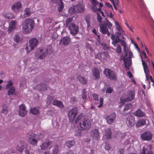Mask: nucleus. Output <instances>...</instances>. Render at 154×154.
<instances>
[{"label":"nucleus","instance_id":"bf43d9fd","mask_svg":"<svg viewBox=\"0 0 154 154\" xmlns=\"http://www.w3.org/2000/svg\"><path fill=\"white\" fill-rule=\"evenodd\" d=\"M85 20L88 26H89L90 25V18L88 17H86Z\"/></svg>","mask_w":154,"mask_h":154},{"label":"nucleus","instance_id":"338daca9","mask_svg":"<svg viewBox=\"0 0 154 154\" xmlns=\"http://www.w3.org/2000/svg\"><path fill=\"white\" fill-rule=\"evenodd\" d=\"M142 54L143 55L144 57V58H146V61H147V60L149 61V60L148 59L147 57L146 56V53L144 51H142Z\"/></svg>","mask_w":154,"mask_h":154},{"label":"nucleus","instance_id":"aec40b11","mask_svg":"<svg viewBox=\"0 0 154 154\" xmlns=\"http://www.w3.org/2000/svg\"><path fill=\"white\" fill-rule=\"evenodd\" d=\"M104 137L106 139H109L111 137L112 133L111 129L109 128L106 129L104 131Z\"/></svg>","mask_w":154,"mask_h":154},{"label":"nucleus","instance_id":"2eb2a0df","mask_svg":"<svg viewBox=\"0 0 154 154\" xmlns=\"http://www.w3.org/2000/svg\"><path fill=\"white\" fill-rule=\"evenodd\" d=\"M48 85L44 83H40L35 88L39 91H46L48 88Z\"/></svg>","mask_w":154,"mask_h":154},{"label":"nucleus","instance_id":"5701e85b","mask_svg":"<svg viewBox=\"0 0 154 154\" xmlns=\"http://www.w3.org/2000/svg\"><path fill=\"white\" fill-rule=\"evenodd\" d=\"M16 21H12L9 24V28L8 30V32L9 33H11L14 29L16 28Z\"/></svg>","mask_w":154,"mask_h":154},{"label":"nucleus","instance_id":"0e129e2a","mask_svg":"<svg viewBox=\"0 0 154 154\" xmlns=\"http://www.w3.org/2000/svg\"><path fill=\"white\" fill-rule=\"evenodd\" d=\"M54 114V111L52 110H48L47 112V114L48 115H52Z\"/></svg>","mask_w":154,"mask_h":154},{"label":"nucleus","instance_id":"c756f323","mask_svg":"<svg viewBox=\"0 0 154 154\" xmlns=\"http://www.w3.org/2000/svg\"><path fill=\"white\" fill-rule=\"evenodd\" d=\"M75 142L74 140H71L67 141L65 143L66 145L68 148H71L75 145Z\"/></svg>","mask_w":154,"mask_h":154},{"label":"nucleus","instance_id":"79ce46f5","mask_svg":"<svg viewBox=\"0 0 154 154\" xmlns=\"http://www.w3.org/2000/svg\"><path fill=\"white\" fill-rule=\"evenodd\" d=\"M141 8L142 9H144V10H146V7L145 4L144 3L143 0H139Z\"/></svg>","mask_w":154,"mask_h":154},{"label":"nucleus","instance_id":"4be33fe9","mask_svg":"<svg viewBox=\"0 0 154 154\" xmlns=\"http://www.w3.org/2000/svg\"><path fill=\"white\" fill-rule=\"evenodd\" d=\"M52 104L56 106L61 109H63L64 107V106L62 102L57 100H53L52 102Z\"/></svg>","mask_w":154,"mask_h":154},{"label":"nucleus","instance_id":"5fc2aeb1","mask_svg":"<svg viewBox=\"0 0 154 154\" xmlns=\"http://www.w3.org/2000/svg\"><path fill=\"white\" fill-rule=\"evenodd\" d=\"M120 42L121 45L123 47V48H125V47L127 46V44L125 41L121 39Z\"/></svg>","mask_w":154,"mask_h":154},{"label":"nucleus","instance_id":"e2e57ef3","mask_svg":"<svg viewBox=\"0 0 154 154\" xmlns=\"http://www.w3.org/2000/svg\"><path fill=\"white\" fill-rule=\"evenodd\" d=\"M110 147L108 144H106L105 146V149L106 150H109L110 149Z\"/></svg>","mask_w":154,"mask_h":154},{"label":"nucleus","instance_id":"c85d7f7f","mask_svg":"<svg viewBox=\"0 0 154 154\" xmlns=\"http://www.w3.org/2000/svg\"><path fill=\"white\" fill-rule=\"evenodd\" d=\"M146 123V121L144 119H142L139 120L137 122L136 126L137 127H139L141 126L144 125Z\"/></svg>","mask_w":154,"mask_h":154},{"label":"nucleus","instance_id":"6e6552de","mask_svg":"<svg viewBox=\"0 0 154 154\" xmlns=\"http://www.w3.org/2000/svg\"><path fill=\"white\" fill-rule=\"evenodd\" d=\"M152 134L150 131L144 132L140 136L141 139L143 141H150L152 139Z\"/></svg>","mask_w":154,"mask_h":154},{"label":"nucleus","instance_id":"9d476101","mask_svg":"<svg viewBox=\"0 0 154 154\" xmlns=\"http://www.w3.org/2000/svg\"><path fill=\"white\" fill-rule=\"evenodd\" d=\"M68 28L70 31V34L73 36H75L78 32L79 27L74 23L71 24Z\"/></svg>","mask_w":154,"mask_h":154},{"label":"nucleus","instance_id":"f8f14e48","mask_svg":"<svg viewBox=\"0 0 154 154\" xmlns=\"http://www.w3.org/2000/svg\"><path fill=\"white\" fill-rule=\"evenodd\" d=\"M19 109L18 111L19 115L20 116L24 117L26 115L27 111L24 104H22L19 106Z\"/></svg>","mask_w":154,"mask_h":154},{"label":"nucleus","instance_id":"680f3d73","mask_svg":"<svg viewBox=\"0 0 154 154\" xmlns=\"http://www.w3.org/2000/svg\"><path fill=\"white\" fill-rule=\"evenodd\" d=\"M117 30H118V32H123L124 30L122 28L120 27V26H118L116 27Z\"/></svg>","mask_w":154,"mask_h":154},{"label":"nucleus","instance_id":"f257e3e1","mask_svg":"<svg viewBox=\"0 0 154 154\" xmlns=\"http://www.w3.org/2000/svg\"><path fill=\"white\" fill-rule=\"evenodd\" d=\"M75 123L76 124L79 123V125L81 130L87 131L91 127V124L89 121L84 116V114L82 113L77 118Z\"/></svg>","mask_w":154,"mask_h":154},{"label":"nucleus","instance_id":"20e7f679","mask_svg":"<svg viewBox=\"0 0 154 154\" xmlns=\"http://www.w3.org/2000/svg\"><path fill=\"white\" fill-rule=\"evenodd\" d=\"M69 10L71 11L72 13L77 12L78 13L83 12L85 11V5L83 2L81 1L78 2L76 6L71 7Z\"/></svg>","mask_w":154,"mask_h":154},{"label":"nucleus","instance_id":"a878e982","mask_svg":"<svg viewBox=\"0 0 154 154\" xmlns=\"http://www.w3.org/2000/svg\"><path fill=\"white\" fill-rule=\"evenodd\" d=\"M77 80H78L80 83L83 85H85L87 82V80L84 77L79 75L76 78Z\"/></svg>","mask_w":154,"mask_h":154},{"label":"nucleus","instance_id":"4c0bfd02","mask_svg":"<svg viewBox=\"0 0 154 154\" xmlns=\"http://www.w3.org/2000/svg\"><path fill=\"white\" fill-rule=\"evenodd\" d=\"M31 112L34 115H36L39 113V109L38 108L35 107L31 109Z\"/></svg>","mask_w":154,"mask_h":154},{"label":"nucleus","instance_id":"f3484780","mask_svg":"<svg viewBox=\"0 0 154 154\" xmlns=\"http://www.w3.org/2000/svg\"><path fill=\"white\" fill-rule=\"evenodd\" d=\"M71 41V39L69 36H65L63 37L60 40L59 44L64 45H67L70 43Z\"/></svg>","mask_w":154,"mask_h":154},{"label":"nucleus","instance_id":"7ed1b4c3","mask_svg":"<svg viewBox=\"0 0 154 154\" xmlns=\"http://www.w3.org/2000/svg\"><path fill=\"white\" fill-rule=\"evenodd\" d=\"M34 26V22L32 20L27 18L23 25V31L24 33L27 34L32 30Z\"/></svg>","mask_w":154,"mask_h":154},{"label":"nucleus","instance_id":"c9c22d12","mask_svg":"<svg viewBox=\"0 0 154 154\" xmlns=\"http://www.w3.org/2000/svg\"><path fill=\"white\" fill-rule=\"evenodd\" d=\"M72 21V18L71 17H69L67 18L66 20L65 24L67 27H68L69 26L72 24L74 23L71 22Z\"/></svg>","mask_w":154,"mask_h":154},{"label":"nucleus","instance_id":"4d7b16f0","mask_svg":"<svg viewBox=\"0 0 154 154\" xmlns=\"http://www.w3.org/2000/svg\"><path fill=\"white\" fill-rule=\"evenodd\" d=\"M125 152L124 149L123 148H122L118 151L116 154H124Z\"/></svg>","mask_w":154,"mask_h":154},{"label":"nucleus","instance_id":"9b49d317","mask_svg":"<svg viewBox=\"0 0 154 154\" xmlns=\"http://www.w3.org/2000/svg\"><path fill=\"white\" fill-rule=\"evenodd\" d=\"M128 95L129 96L125 99L122 100L121 98V102L122 103L124 104L126 102L132 100L134 98L135 94L134 91L132 90H130L128 91Z\"/></svg>","mask_w":154,"mask_h":154},{"label":"nucleus","instance_id":"3c124183","mask_svg":"<svg viewBox=\"0 0 154 154\" xmlns=\"http://www.w3.org/2000/svg\"><path fill=\"white\" fill-rule=\"evenodd\" d=\"M116 53L119 54H120L122 52V48L120 45H118V47L117 48L116 51Z\"/></svg>","mask_w":154,"mask_h":154},{"label":"nucleus","instance_id":"2f4dec72","mask_svg":"<svg viewBox=\"0 0 154 154\" xmlns=\"http://www.w3.org/2000/svg\"><path fill=\"white\" fill-rule=\"evenodd\" d=\"M3 15L6 18L8 19H10L13 18L14 15L13 14L8 12L5 13L3 14Z\"/></svg>","mask_w":154,"mask_h":154},{"label":"nucleus","instance_id":"39448f33","mask_svg":"<svg viewBox=\"0 0 154 154\" xmlns=\"http://www.w3.org/2000/svg\"><path fill=\"white\" fill-rule=\"evenodd\" d=\"M133 54L132 52H129V57L125 58L123 57L122 54L120 60H122L124 63L125 68L129 70V67L131 64V58L133 57Z\"/></svg>","mask_w":154,"mask_h":154},{"label":"nucleus","instance_id":"09e8293b","mask_svg":"<svg viewBox=\"0 0 154 154\" xmlns=\"http://www.w3.org/2000/svg\"><path fill=\"white\" fill-rule=\"evenodd\" d=\"M113 88L112 87H110L107 88L106 93V94H111L113 92Z\"/></svg>","mask_w":154,"mask_h":154},{"label":"nucleus","instance_id":"393cba45","mask_svg":"<svg viewBox=\"0 0 154 154\" xmlns=\"http://www.w3.org/2000/svg\"><path fill=\"white\" fill-rule=\"evenodd\" d=\"M100 26L101 32L103 34H105L107 33L108 29L104 24H101L100 25Z\"/></svg>","mask_w":154,"mask_h":154},{"label":"nucleus","instance_id":"4468645a","mask_svg":"<svg viewBox=\"0 0 154 154\" xmlns=\"http://www.w3.org/2000/svg\"><path fill=\"white\" fill-rule=\"evenodd\" d=\"M116 117V114L115 112H113L110 115L107 116L105 119L107 123L109 124L112 123L114 121Z\"/></svg>","mask_w":154,"mask_h":154},{"label":"nucleus","instance_id":"6e6d98bb","mask_svg":"<svg viewBox=\"0 0 154 154\" xmlns=\"http://www.w3.org/2000/svg\"><path fill=\"white\" fill-rule=\"evenodd\" d=\"M103 98H100V104L98 106L99 108H100L103 106Z\"/></svg>","mask_w":154,"mask_h":154},{"label":"nucleus","instance_id":"0eeeda50","mask_svg":"<svg viewBox=\"0 0 154 154\" xmlns=\"http://www.w3.org/2000/svg\"><path fill=\"white\" fill-rule=\"evenodd\" d=\"M38 43V41L35 38L31 39L29 41V47H26L25 49L27 51V52L29 53L30 51L33 50L34 48L37 46Z\"/></svg>","mask_w":154,"mask_h":154},{"label":"nucleus","instance_id":"de8ad7c7","mask_svg":"<svg viewBox=\"0 0 154 154\" xmlns=\"http://www.w3.org/2000/svg\"><path fill=\"white\" fill-rule=\"evenodd\" d=\"M25 14L27 16H29L31 14V10L29 8H26L24 10Z\"/></svg>","mask_w":154,"mask_h":154},{"label":"nucleus","instance_id":"412c9836","mask_svg":"<svg viewBox=\"0 0 154 154\" xmlns=\"http://www.w3.org/2000/svg\"><path fill=\"white\" fill-rule=\"evenodd\" d=\"M133 114L135 116L140 117H142L145 116L146 114L140 109H138L135 112L133 113Z\"/></svg>","mask_w":154,"mask_h":154},{"label":"nucleus","instance_id":"1a4fd4ad","mask_svg":"<svg viewBox=\"0 0 154 154\" xmlns=\"http://www.w3.org/2000/svg\"><path fill=\"white\" fill-rule=\"evenodd\" d=\"M78 112V109L77 107L73 108L69 112L68 117L70 122H72L74 120Z\"/></svg>","mask_w":154,"mask_h":154},{"label":"nucleus","instance_id":"ea45409f","mask_svg":"<svg viewBox=\"0 0 154 154\" xmlns=\"http://www.w3.org/2000/svg\"><path fill=\"white\" fill-rule=\"evenodd\" d=\"M132 107V105L131 103H127L125 106V107L123 109V111H127L128 109H130Z\"/></svg>","mask_w":154,"mask_h":154},{"label":"nucleus","instance_id":"f704fd0d","mask_svg":"<svg viewBox=\"0 0 154 154\" xmlns=\"http://www.w3.org/2000/svg\"><path fill=\"white\" fill-rule=\"evenodd\" d=\"M142 154H153L152 151L150 150H148L143 147L142 149Z\"/></svg>","mask_w":154,"mask_h":154},{"label":"nucleus","instance_id":"603ef678","mask_svg":"<svg viewBox=\"0 0 154 154\" xmlns=\"http://www.w3.org/2000/svg\"><path fill=\"white\" fill-rule=\"evenodd\" d=\"M123 32H116V37L117 38H119L121 37Z\"/></svg>","mask_w":154,"mask_h":154},{"label":"nucleus","instance_id":"052dcab7","mask_svg":"<svg viewBox=\"0 0 154 154\" xmlns=\"http://www.w3.org/2000/svg\"><path fill=\"white\" fill-rule=\"evenodd\" d=\"M91 2L94 5H97L99 4V2L97 0H91Z\"/></svg>","mask_w":154,"mask_h":154},{"label":"nucleus","instance_id":"6ab92c4d","mask_svg":"<svg viewBox=\"0 0 154 154\" xmlns=\"http://www.w3.org/2000/svg\"><path fill=\"white\" fill-rule=\"evenodd\" d=\"M52 141L49 140H47L46 141L44 142L40 146L41 150H45L49 146L52 144Z\"/></svg>","mask_w":154,"mask_h":154},{"label":"nucleus","instance_id":"a211bd4d","mask_svg":"<svg viewBox=\"0 0 154 154\" xmlns=\"http://www.w3.org/2000/svg\"><path fill=\"white\" fill-rule=\"evenodd\" d=\"M91 135L94 139L98 140L100 138V133L97 129H95L92 130Z\"/></svg>","mask_w":154,"mask_h":154},{"label":"nucleus","instance_id":"e433bc0d","mask_svg":"<svg viewBox=\"0 0 154 154\" xmlns=\"http://www.w3.org/2000/svg\"><path fill=\"white\" fill-rule=\"evenodd\" d=\"M2 108L1 112L4 114H6L8 112V108L6 105L4 104H3L2 105Z\"/></svg>","mask_w":154,"mask_h":154},{"label":"nucleus","instance_id":"774afa93","mask_svg":"<svg viewBox=\"0 0 154 154\" xmlns=\"http://www.w3.org/2000/svg\"><path fill=\"white\" fill-rule=\"evenodd\" d=\"M105 5L109 8H110L113 9L112 5L109 3L106 2L105 4Z\"/></svg>","mask_w":154,"mask_h":154},{"label":"nucleus","instance_id":"13d9d810","mask_svg":"<svg viewBox=\"0 0 154 154\" xmlns=\"http://www.w3.org/2000/svg\"><path fill=\"white\" fill-rule=\"evenodd\" d=\"M98 95L96 94H92L93 99L95 100L98 101Z\"/></svg>","mask_w":154,"mask_h":154},{"label":"nucleus","instance_id":"58836bf2","mask_svg":"<svg viewBox=\"0 0 154 154\" xmlns=\"http://www.w3.org/2000/svg\"><path fill=\"white\" fill-rule=\"evenodd\" d=\"M81 95L82 96V99L85 101V100H86L87 97V95L86 94L85 89V88H83L82 89Z\"/></svg>","mask_w":154,"mask_h":154},{"label":"nucleus","instance_id":"bb28decb","mask_svg":"<svg viewBox=\"0 0 154 154\" xmlns=\"http://www.w3.org/2000/svg\"><path fill=\"white\" fill-rule=\"evenodd\" d=\"M13 39L17 43L20 42L22 40L21 35L18 34H16L13 36Z\"/></svg>","mask_w":154,"mask_h":154},{"label":"nucleus","instance_id":"c03bdc74","mask_svg":"<svg viewBox=\"0 0 154 154\" xmlns=\"http://www.w3.org/2000/svg\"><path fill=\"white\" fill-rule=\"evenodd\" d=\"M59 146L57 145L54 146L53 150V152L54 154H57L59 152Z\"/></svg>","mask_w":154,"mask_h":154},{"label":"nucleus","instance_id":"dca6fc26","mask_svg":"<svg viewBox=\"0 0 154 154\" xmlns=\"http://www.w3.org/2000/svg\"><path fill=\"white\" fill-rule=\"evenodd\" d=\"M135 119L132 116L129 117L125 119L126 124L128 127H132L135 124Z\"/></svg>","mask_w":154,"mask_h":154},{"label":"nucleus","instance_id":"69168bd1","mask_svg":"<svg viewBox=\"0 0 154 154\" xmlns=\"http://www.w3.org/2000/svg\"><path fill=\"white\" fill-rule=\"evenodd\" d=\"M127 75L129 76L130 78H132L133 76V75L130 71H128L127 72Z\"/></svg>","mask_w":154,"mask_h":154},{"label":"nucleus","instance_id":"37998d69","mask_svg":"<svg viewBox=\"0 0 154 154\" xmlns=\"http://www.w3.org/2000/svg\"><path fill=\"white\" fill-rule=\"evenodd\" d=\"M13 83L12 81L9 80L7 82V85H6V89H8L13 87Z\"/></svg>","mask_w":154,"mask_h":154},{"label":"nucleus","instance_id":"864d4df0","mask_svg":"<svg viewBox=\"0 0 154 154\" xmlns=\"http://www.w3.org/2000/svg\"><path fill=\"white\" fill-rule=\"evenodd\" d=\"M97 21L100 23L102 22V17L100 15L99 13H97Z\"/></svg>","mask_w":154,"mask_h":154},{"label":"nucleus","instance_id":"423d86ee","mask_svg":"<svg viewBox=\"0 0 154 154\" xmlns=\"http://www.w3.org/2000/svg\"><path fill=\"white\" fill-rule=\"evenodd\" d=\"M103 73L109 79L113 80H116L117 79L115 72L109 69H105Z\"/></svg>","mask_w":154,"mask_h":154},{"label":"nucleus","instance_id":"473e14b6","mask_svg":"<svg viewBox=\"0 0 154 154\" xmlns=\"http://www.w3.org/2000/svg\"><path fill=\"white\" fill-rule=\"evenodd\" d=\"M15 94V88L13 86L10 88L8 90V95H14Z\"/></svg>","mask_w":154,"mask_h":154},{"label":"nucleus","instance_id":"8fccbe9b","mask_svg":"<svg viewBox=\"0 0 154 154\" xmlns=\"http://www.w3.org/2000/svg\"><path fill=\"white\" fill-rule=\"evenodd\" d=\"M77 101V98L75 97H71L70 100V102L72 104H73Z\"/></svg>","mask_w":154,"mask_h":154},{"label":"nucleus","instance_id":"b1692460","mask_svg":"<svg viewBox=\"0 0 154 154\" xmlns=\"http://www.w3.org/2000/svg\"><path fill=\"white\" fill-rule=\"evenodd\" d=\"M93 73L96 79H98L99 78L100 72L98 69L94 68L93 70Z\"/></svg>","mask_w":154,"mask_h":154},{"label":"nucleus","instance_id":"a18cd8bd","mask_svg":"<svg viewBox=\"0 0 154 154\" xmlns=\"http://www.w3.org/2000/svg\"><path fill=\"white\" fill-rule=\"evenodd\" d=\"M22 145L19 146L18 145L16 146V149L20 152H22L24 149V146L21 144Z\"/></svg>","mask_w":154,"mask_h":154},{"label":"nucleus","instance_id":"72a5a7b5","mask_svg":"<svg viewBox=\"0 0 154 154\" xmlns=\"http://www.w3.org/2000/svg\"><path fill=\"white\" fill-rule=\"evenodd\" d=\"M104 20L105 21L103 24H104L106 27L107 26L109 29H110L112 26V24L106 18H105Z\"/></svg>","mask_w":154,"mask_h":154},{"label":"nucleus","instance_id":"f03ea898","mask_svg":"<svg viewBox=\"0 0 154 154\" xmlns=\"http://www.w3.org/2000/svg\"><path fill=\"white\" fill-rule=\"evenodd\" d=\"M52 53V46L49 45L47 48L44 49L43 51L42 49L37 51L35 54V57L37 60H42L45 56Z\"/></svg>","mask_w":154,"mask_h":154},{"label":"nucleus","instance_id":"a19ab883","mask_svg":"<svg viewBox=\"0 0 154 154\" xmlns=\"http://www.w3.org/2000/svg\"><path fill=\"white\" fill-rule=\"evenodd\" d=\"M64 4L62 2H61L59 4L58 7V11L61 12L63 11V9L64 8Z\"/></svg>","mask_w":154,"mask_h":154},{"label":"nucleus","instance_id":"49530a36","mask_svg":"<svg viewBox=\"0 0 154 154\" xmlns=\"http://www.w3.org/2000/svg\"><path fill=\"white\" fill-rule=\"evenodd\" d=\"M121 39L119 38H116L112 42V43L114 46H116L117 43L120 42Z\"/></svg>","mask_w":154,"mask_h":154},{"label":"nucleus","instance_id":"ddd939ff","mask_svg":"<svg viewBox=\"0 0 154 154\" xmlns=\"http://www.w3.org/2000/svg\"><path fill=\"white\" fill-rule=\"evenodd\" d=\"M37 135L34 133H32L29 137V141L30 144L32 145H34L37 143L38 140L36 139Z\"/></svg>","mask_w":154,"mask_h":154},{"label":"nucleus","instance_id":"cd10ccee","mask_svg":"<svg viewBox=\"0 0 154 154\" xmlns=\"http://www.w3.org/2000/svg\"><path fill=\"white\" fill-rule=\"evenodd\" d=\"M22 5L20 2H17L11 6V9L15 10L17 9L19 10L22 7Z\"/></svg>","mask_w":154,"mask_h":154},{"label":"nucleus","instance_id":"7c9ffc66","mask_svg":"<svg viewBox=\"0 0 154 154\" xmlns=\"http://www.w3.org/2000/svg\"><path fill=\"white\" fill-rule=\"evenodd\" d=\"M142 59V64L143 67L144 71L145 73H146L147 72L149 71V69L146 63L143 60V57H141Z\"/></svg>","mask_w":154,"mask_h":154}]
</instances>
